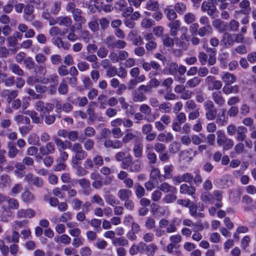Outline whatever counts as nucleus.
Returning <instances> with one entry per match:
<instances>
[{
	"label": "nucleus",
	"instance_id": "1",
	"mask_svg": "<svg viewBox=\"0 0 256 256\" xmlns=\"http://www.w3.org/2000/svg\"><path fill=\"white\" fill-rule=\"evenodd\" d=\"M216 134L217 144L220 146H222L223 150H230L234 146V141L228 138L223 131H218Z\"/></svg>",
	"mask_w": 256,
	"mask_h": 256
},
{
	"label": "nucleus",
	"instance_id": "2",
	"mask_svg": "<svg viewBox=\"0 0 256 256\" xmlns=\"http://www.w3.org/2000/svg\"><path fill=\"white\" fill-rule=\"evenodd\" d=\"M72 150L75 153L72 161L78 162L84 160L87 156L86 152L82 149V145L78 142L73 144Z\"/></svg>",
	"mask_w": 256,
	"mask_h": 256
},
{
	"label": "nucleus",
	"instance_id": "3",
	"mask_svg": "<svg viewBox=\"0 0 256 256\" xmlns=\"http://www.w3.org/2000/svg\"><path fill=\"white\" fill-rule=\"evenodd\" d=\"M116 159L118 162H122L123 166L124 168L129 167L132 160V157L130 154L126 152H119L116 154Z\"/></svg>",
	"mask_w": 256,
	"mask_h": 256
},
{
	"label": "nucleus",
	"instance_id": "4",
	"mask_svg": "<svg viewBox=\"0 0 256 256\" xmlns=\"http://www.w3.org/2000/svg\"><path fill=\"white\" fill-rule=\"evenodd\" d=\"M196 154V151L194 150L192 148L182 150L179 154L180 161L189 163Z\"/></svg>",
	"mask_w": 256,
	"mask_h": 256
},
{
	"label": "nucleus",
	"instance_id": "5",
	"mask_svg": "<svg viewBox=\"0 0 256 256\" xmlns=\"http://www.w3.org/2000/svg\"><path fill=\"white\" fill-rule=\"evenodd\" d=\"M212 96L214 104H215L218 107L222 108L225 104L226 100L220 91H214L212 92Z\"/></svg>",
	"mask_w": 256,
	"mask_h": 256
},
{
	"label": "nucleus",
	"instance_id": "6",
	"mask_svg": "<svg viewBox=\"0 0 256 256\" xmlns=\"http://www.w3.org/2000/svg\"><path fill=\"white\" fill-rule=\"evenodd\" d=\"M221 43L224 48H230L234 45V40L232 34L226 32L223 36Z\"/></svg>",
	"mask_w": 256,
	"mask_h": 256
},
{
	"label": "nucleus",
	"instance_id": "7",
	"mask_svg": "<svg viewBox=\"0 0 256 256\" xmlns=\"http://www.w3.org/2000/svg\"><path fill=\"white\" fill-rule=\"evenodd\" d=\"M34 7L32 5L28 4L24 6V19L28 22H32L34 19L33 14Z\"/></svg>",
	"mask_w": 256,
	"mask_h": 256
},
{
	"label": "nucleus",
	"instance_id": "8",
	"mask_svg": "<svg viewBox=\"0 0 256 256\" xmlns=\"http://www.w3.org/2000/svg\"><path fill=\"white\" fill-rule=\"evenodd\" d=\"M55 150L54 144L52 142H48L45 146H42L40 148V152L42 156H47L50 154H54Z\"/></svg>",
	"mask_w": 256,
	"mask_h": 256
},
{
	"label": "nucleus",
	"instance_id": "9",
	"mask_svg": "<svg viewBox=\"0 0 256 256\" xmlns=\"http://www.w3.org/2000/svg\"><path fill=\"white\" fill-rule=\"evenodd\" d=\"M201 10L202 12H206L209 16H212L216 10V8L215 6L211 5L209 2L204 1L202 3Z\"/></svg>",
	"mask_w": 256,
	"mask_h": 256
},
{
	"label": "nucleus",
	"instance_id": "10",
	"mask_svg": "<svg viewBox=\"0 0 256 256\" xmlns=\"http://www.w3.org/2000/svg\"><path fill=\"white\" fill-rule=\"evenodd\" d=\"M226 108H223L221 110V113L218 115L217 114L216 118V122L218 126H224L228 122V117L226 114Z\"/></svg>",
	"mask_w": 256,
	"mask_h": 256
},
{
	"label": "nucleus",
	"instance_id": "11",
	"mask_svg": "<svg viewBox=\"0 0 256 256\" xmlns=\"http://www.w3.org/2000/svg\"><path fill=\"white\" fill-rule=\"evenodd\" d=\"M104 144L106 148H113L118 149L122 147L123 144L121 140H112L107 139L104 141Z\"/></svg>",
	"mask_w": 256,
	"mask_h": 256
},
{
	"label": "nucleus",
	"instance_id": "12",
	"mask_svg": "<svg viewBox=\"0 0 256 256\" xmlns=\"http://www.w3.org/2000/svg\"><path fill=\"white\" fill-rule=\"evenodd\" d=\"M220 76L222 80L226 85L232 84L236 80V78L234 75L228 72H223Z\"/></svg>",
	"mask_w": 256,
	"mask_h": 256
},
{
	"label": "nucleus",
	"instance_id": "13",
	"mask_svg": "<svg viewBox=\"0 0 256 256\" xmlns=\"http://www.w3.org/2000/svg\"><path fill=\"white\" fill-rule=\"evenodd\" d=\"M1 95L6 97V102L10 104L18 96V91L15 90H6L2 92Z\"/></svg>",
	"mask_w": 256,
	"mask_h": 256
},
{
	"label": "nucleus",
	"instance_id": "14",
	"mask_svg": "<svg viewBox=\"0 0 256 256\" xmlns=\"http://www.w3.org/2000/svg\"><path fill=\"white\" fill-rule=\"evenodd\" d=\"M8 156L11 158H16L18 154H21L23 150H18L14 144L10 142L8 144Z\"/></svg>",
	"mask_w": 256,
	"mask_h": 256
},
{
	"label": "nucleus",
	"instance_id": "15",
	"mask_svg": "<svg viewBox=\"0 0 256 256\" xmlns=\"http://www.w3.org/2000/svg\"><path fill=\"white\" fill-rule=\"evenodd\" d=\"M170 28V34L172 36H176L180 29V22L179 20L172 21L168 24Z\"/></svg>",
	"mask_w": 256,
	"mask_h": 256
},
{
	"label": "nucleus",
	"instance_id": "16",
	"mask_svg": "<svg viewBox=\"0 0 256 256\" xmlns=\"http://www.w3.org/2000/svg\"><path fill=\"white\" fill-rule=\"evenodd\" d=\"M35 212L30 208L26 210L20 209L17 212V216L18 218H32L34 216Z\"/></svg>",
	"mask_w": 256,
	"mask_h": 256
},
{
	"label": "nucleus",
	"instance_id": "17",
	"mask_svg": "<svg viewBox=\"0 0 256 256\" xmlns=\"http://www.w3.org/2000/svg\"><path fill=\"white\" fill-rule=\"evenodd\" d=\"M132 100L135 102H141L146 100V96L138 89L132 92Z\"/></svg>",
	"mask_w": 256,
	"mask_h": 256
},
{
	"label": "nucleus",
	"instance_id": "18",
	"mask_svg": "<svg viewBox=\"0 0 256 256\" xmlns=\"http://www.w3.org/2000/svg\"><path fill=\"white\" fill-rule=\"evenodd\" d=\"M239 7L240 8L241 12L243 14H248L251 11L250 2L248 0H242L238 2Z\"/></svg>",
	"mask_w": 256,
	"mask_h": 256
},
{
	"label": "nucleus",
	"instance_id": "19",
	"mask_svg": "<svg viewBox=\"0 0 256 256\" xmlns=\"http://www.w3.org/2000/svg\"><path fill=\"white\" fill-rule=\"evenodd\" d=\"M10 216L11 214L10 210L5 206H3L0 211V220L3 222H8Z\"/></svg>",
	"mask_w": 256,
	"mask_h": 256
},
{
	"label": "nucleus",
	"instance_id": "20",
	"mask_svg": "<svg viewBox=\"0 0 256 256\" xmlns=\"http://www.w3.org/2000/svg\"><path fill=\"white\" fill-rule=\"evenodd\" d=\"M9 70L14 74L18 76H24V70L16 64L11 63L8 65Z\"/></svg>",
	"mask_w": 256,
	"mask_h": 256
},
{
	"label": "nucleus",
	"instance_id": "21",
	"mask_svg": "<svg viewBox=\"0 0 256 256\" xmlns=\"http://www.w3.org/2000/svg\"><path fill=\"white\" fill-rule=\"evenodd\" d=\"M213 28L212 26H203L199 28L198 35L200 37L208 36L212 33Z\"/></svg>",
	"mask_w": 256,
	"mask_h": 256
},
{
	"label": "nucleus",
	"instance_id": "22",
	"mask_svg": "<svg viewBox=\"0 0 256 256\" xmlns=\"http://www.w3.org/2000/svg\"><path fill=\"white\" fill-rule=\"evenodd\" d=\"M247 128L244 126H240L238 127L236 132V140L238 141L242 142L246 138V133L247 132Z\"/></svg>",
	"mask_w": 256,
	"mask_h": 256
},
{
	"label": "nucleus",
	"instance_id": "23",
	"mask_svg": "<svg viewBox=\"0 0 256 256\" xmlns=\"http://www.w3.org/2000/svg\"><path fill=\"white\" fill-rule=\"evenodd\" d=\"M136 138V135L132 132V130L126 129L125 130V135L123 136L122 142V144H127Z\"/></svg>",
	"mask_w": 256,
	"mask_h": 256
},
{
	"label": "nucleus",
	"instance_id": "24",
	"mask_svg": "<svg viewBox=\"0 0 256 256\" xmlns=\"http://www.w3.org/2000/svg\"><path fill=\"white\" fill-rule=\"evenodd\" d=\"M49 82L50 85L53 86H57L58 81V76L56 74H54L50 76L48 78H44L42 80V83L46 84Z\"/></svg>",
	"mask_w": 256,
	"mask_h": 256
},
{
	"label": "nucleus",
	"instance_id": "25",
	"mask_svg": "<svg viewBox=\"0 0 256 256\" xmlns=\"http://www.w3.org/2000/svg\"><path fill=\"white\" fill-rule=\"evenodd\" d=\"M132 151L134 156L140 158L142 156L143 145L141 143H136L134 146Z\"/></svg>",
	"mask_w": 256,
	"mask_h": 256
},
{
	"label": "nucleus",
	"instance_id": "26",
	"mask_svg": "<svg viewBox=\"0 0 256 256\" xmlns=\"http://www.w3.org/2000/svg\"><path fill=\"white\" fill-rule=\"evenodd\" d=\"M160 177H150V180L145 184L148 190H152L154 188L158 187V179Z\"/></svg>",
	"mask_w": 256,
	"mask_h": 256
},
{
	"label": "nucleus",
	"instance_id": "27",
	"mask_svg": "<svg viewBox=\"0 0 256 256\" xmlns=\"http://www.w3.org/2000/svg\"><path fill=\"white\" fill-rule=\"evenodd\" d=\"M231 84H225L222 88V92L226 94H229L231 93H238V86L237 85L232 86Z\"/></svg>",
	"mask_w": 256,
	"mask_h": 256
},
{
	"label": "nucleus",
	"instance_id": "28",
	"mask_svg": "<svg viewBox=\"0 0 256 256\" xmlns=\"http://www.w3.org/2000/svg\"><path fill=\"white\" fill-rule=\"evenodd\" d=\"M202 80L198 76H194L189 80L186 82V86L190 88H194L198 86Z\"/></svg>",
	"mask_w": 256,
	"mask_h": 256
},
{
	"label": "nucleus",
	"instance_id": "29",
	"mask_svg": "<svg viewBox=\"0 0 256 256\" xmlns=\"http://www.w3.org/2000/svg\"><path fill=\"white\" fill-rule=\"evenodd\" d=\"M218 110L216 108L205 110V117L208 120L212 121L216 118Z\"/></svg>",
	"mask_w": 256,
	"mask_h": 256
},
{
	"label": "nucleus",
	"instance_id": "30",
	"mask_svg": "<svg viewBox=\"0 0 256 256\" xmlns=\"http://www.w3.org/2000/svg\"><path fill=\"white\" fill-rule=\"evenodd\" d=\"M72 22V20L69 16L58 17V24L59 26H64L66 27H68L71 26Z\"/></svg>",
	"mask_w": 256,
	"mask_h": 256
},
{
	"label": "nucleus",
	"instance_id": "31",
	"mask_svg": "<svg viewBox=\"0 0 256 256\" xmlns=\"http://www.w3.org/2000/svg\"><path fill=\"white\" fill-rule=\"evenodd\" d=\"M132 194V192L131 190L126 189H121L118 194V198L122 200H126L129 199Z\"/></svg>",
	"mask_w": 256,
	"mask_h": 256
},
{
	"label": "nucleus",
	"instance_id": "32",
	"mask_svg": "<svg viewBox=\"0 0 256 256\" xmlns=\"http://www.w3.org/2000/svg\"><path fill=\"white\" fill-rule=\"evenodd\" d=\"M158 188L164 192H176V188L174 186H172L166 182L162 183L159 186H158Z\"/></svg>",
	"mask_w": 256,
	"mask_h": 256
},
{
	"label": "nucleus",
	"instance_id": "33",
	"mask_svg": "<svg viewBox=\"0 0 256 256\" xmlns=\"http://www.w3.org/2000/svg\"><path fill=\"white\" fill-rule=\"evenodd\" d=\"M224 178H219L216 179V182L218 186L220 188H224L230 186L231 182L228 181V179H226L227 177H222Z\"/></svg>",
	"mask_w": 256,
	"mask_h": 256
},
{
	"label": "nucleus",
	"instance_id": "34",
	"mask_svg": "<svg viewBox=\"0 0 256 256\" xmlns=\"http://www.w3.org/2000/svg\"><path fill=\"white\" fill-rule=\"evenodd\" d=\"M214 197V201L216 200V202L215 204L216 208H218L222 206V203L221 202V200H222V192L220 190H216L214 192V194H212Z\"/></svg>",
	"mask_w": 256,
	"mask_h": 256
},
{
	"label": "nucleus",
	"instance_id": "35",
	"mask_svg": "<svg viewBox=\"0 0 256 256\" xmlns=\"http://www.w3.org/2000/svg\"><path fill=\"white\" fill-rule=\"evenodd\" d=\"M201 200L205 203L212 204L214 202V197L213 195L208 192H204L202 194Z\"/></svg>",
	"mask_w": 256,
	"mask_h": 256
},
{
	"label": "nucleus",
	"instance_id": "36",
	"mask_svg": "<svg viewBox=\"0 0 256 256\" xmlns=\"http://www.w3.org/2000/svg\"><path fill=\"white\" fill-rule=\"evenodd\" d=\"M68 86L66 83V79L62 80L58 87V92L60 94H66L68 92Z\"/></svg>",
	"mask_w": 256,
	"mask_h": 256
},
{
	"label": "nucleus",
	"instance_id": "37",
	"mask_svg": "<svg viewBox=\"0 0 256 256\" xmlns=\"http://www.w3.org/2000/svg\"><path fill=\"white\" fill-rule=\"evenodd\" d=\"M146 8L148 10L156 11L159 8V4L157 1L150 0L146 2Z\"/></svg>",
	"mask_w": 256,
	"mask_h": 256
},
{
	"label": "nucleus",
	"instance_id": "38",
	"mask_svg": "<svg viewBox=\"0 0 256 256\" xmlns=\"http://www.w3.org/2000/svg\"><path fill=\"white\" fill-rule=\"evenodd\" d=\"M14 120L18 124H24L30 122V119L26 116L21 114L16 115L14 116Z\"/></svg>",
	"mask_w": 256,
	"mask_h": 256
},
{
	"label": "nucleus",
	"instance_id": "39",
	"mask_svg": "<svg viewBox=\"0 0 256 256\" xmlns=\"http://www.w3.org/2000/svg\"><path fill=\"white\" fill-rule=\"evenodd\" d=\"M202 226H195L194 228V232L192 236V238L193 240L198 242L202 240V235L198 232L199 230H202Z\"/></svg>",
	"mask_w": 256,
	"mask_h": 256
},
{
	"label": "nucleus",
	"instance_id": "40",
	"mask_svg": "<svg viewBox=\"0 0 256 256\" xmlns=\"http://www.w3.org/2000/svg\"><path fill=\"white\" fill-rule=\"evenodd\" d=\"M112 244L116 246H126L128 244V241L124 237L116 238L113 239Z\"/></svg>",
	"mask_w": 256,
	"mask_h": 256
},
{
	"label": "nucleus",
	"instance_id": "41",
	"mask_svg": "<svg viewBox=\"0 0 256 256\" xmlns=\"http://www.w3.org/2000/svg\"><path fill=\"white\" fill-rule=\"evenodd\" d=\"M186 6L185 4L180 2L174 6V10L179 14H183L186 10Z\"/></svg>",
	"mask_w": 256,
	"mask_h": 256
},
{
	"label": "nucleus",
	"instance_id": "42",
	"mask_svg": "<svg viewBox=\"0 0 256 256\" xmlns=\"http://www.w3.org/2000/svg\"><path fill=\"white\" fill-rule=\"evenodd\" d=\"M105 200L106 202L112 206H114L116 205L120 204L119 200L112 194L107 195L105 198Z\"/></svg>",
	"mask_w": 256,
	"mask_h": 256
},
{
	"label": "nucleus",
	"instance_id": "43",
	"mask_svg": "<svg viewBox=\"0 0 256 256\" xmlns=\"http://www.w3.org/2000/svg\"><path fill=\"white\" fill-rule=\"evenodd\" d=\"M32 120V122L36 124L42 123L43 118L42 116H38V114L35 111H30L28 112Z\"/></svg>",
	"mask_w": 256,
	"mask_h": 256
},
{
	"label": "nucleus",
	"instance_id": "44",
	"mask_svg": "<svg viewBox=\"0 0 256 256\" xmlns=\"http://www.w3.org/2000/svg\"><path fill=\"white\" fill-rule=\"evenodd\" d=\"M26 180L30 184H32L36 186H40L42 183V180L40 177H26Z\"/></svg>",
	"mask_w": 256,
	"mask_h": 256
},
{
	"label": "nucleus",
	"instance_id": "45",
	"mask_svg": "<svg viewBox=\"0 0 256 256\" xmlns=\"http://www.w3.org/2000/svg\"><path fill=\"white\" fill-rule=\"evenodd\" d=\"M6 201L7 202L8 204L9 208L17 210L19 207V203L16 199L8 197L6 198Z\"/></svg>",
	"mask_w": 256,
	"mask_h": 256
},
{
	"label": "nucleus",
	"instance_id": "46",
	"mask_svg": "<svg viewBox=\"0 0 256 256\" xmlns=\"http://www.w3.org/2000/svg\"><path fill=\"white\" fill-rule=\"evenodd\" d=\"M176 193V192H170V194H166L163 198L162 200L166 204L174 202L177 198Z\"/></svg>",
	"mask_w": 256,
	"mask_h": 256
},
{
	"label": "nucleus",
	"instance_id": "47",
	"mask_svg": "<svg viewBox=\"0 0 256 256\" xmlns=\"http://www.w3.org/2000/svg\"><path fill=\"white\" fill-rule=\"evenodd\" d=\"M228 28L232 32H237L240 28V23L236 20H231L228 23Z\"/></svg>",
	"mask_w": 256,
	"mask_h": 256
},
{
	"label": "nucleus",
	"instance_id": "48",
	"mask_svg": "<svg viewBox=\"0 0 256 256\" xmlns=\"http://www.w3.org/2000/svg\"><path fill=\"white\" fill-rule=\"evenodd\" d=\"M197 106L193 100H188L184 104V108L186 112H190L196 109Z\"/></svg>",
	"mask_w": 256,
	"mask_h": 256
},
{
	"label": "nucleus",
	"instance_id": "49",
	"mask_svg": "<svg viewBox=\"0 0 256 256\" xmlns=\"http://www.w3.org/2000/svg\"><path fill=\"white\" fill-rule=\"evenodd\" d=\"M24 124V126H22L19 128V130L22 136H25L30 131L32 128V126L30 125V122Z\"/></svg>",
	"mask_w": 256,
	"mask_h": 256
},
{
	"label": "nucleus",
	"instance_id": "50",
	"mask_svg": "<svg viewBox=\"0 0 256 256\" xmlns=\"http://www.w3.org/2000/svg\"><path fill=\"white\" fill-rule=\"evenodd\" d=\"M53 140L60 152L66 150L65 141H63L56 137H54Z\"/></svg>",
	"mask_w": 256,
	"mask_h": 256
},
{
	"label": "nucleus",
	"instance_id": "51",
	"mask_svg": "<svg viewBox=\"0 0 256 256\" xmlns=\"http://www.w3.org/2000/svg\"><path fill=\"white\" fill-rule=\"evenodd\" d=\"M26 67L28 70H32L35 68L36 64L31 57H27L24 60Z\"/></svg>",
	"mask_w": 256,
	"mask_h": 256
},
{
	"label": "nucleus",
	"instance_id": "52",
	"mask_svg": "<svg viewBox=\"0 0 256 256\" xmlns=\"http://www.w3.org/2000/svg\"><path fill=\"white\" fill-rule=\"evenodd\" d=\"M73 168L76 170V174L78 175H86V171L82 167L78 165V162L72 161Z\"/></svg>",
	"mask_w": 256,
	"mask_h": 256
},
{
	"label": "nucleus",
	"instance_id": "53",
	"mask_svg": "<svg viewBox=\"0 0 256 256\" xmlns=\"http://www.w3.org/2000/svg\"><path fill=\"white\" fill-rule=\"evenodd\" d=\"M184 20L186 24H190L196 20V16L192 12H188L184 16Z\"/></svg>",
	"mask_w": 256,
	"mask_h": 256
},
{
	"label": "nucleus",
	"instance_id": "54",
	"mask_svg": "<svg viewBox=\"0 0 256 256\" xmlns=\"http://www.w3.org/2000/svg\"><path fill=\"white\" fill-rule=\"evenodd\" d=\"M156 250V246L154 244L146 245V252L148 256H152Z\"/></svg>",
	"mask_w": 256,
	"mask_h": 256
},
{
	"label": "nucleus",
	"instance_id": "55",
	"mask_svg": "<svg viewBox=\"0 0 256 256\" xmlns=\"http://www.w3.org/2000/svg\"><path fill=\"white\" fill-rule=\"evenodd\" d=\"M162 42L164 45L166 47L172 48L174 45L173 39L170 38L168 35L164 36Z\"/></svg>",
	"mask_w": 256,
	"mask_h": 256
},
{
	"label": "nucleus",
	"instance_id": "56",
	"mask_svg": "<svg viewBox=\"0 0 256 256\" xmlns=\"http://www.w3.org/2000/svg\"><path fill=\"white\" fill-rule=\"evenodd\" d=\"M165 12L166 13L167 18L172 21L175 20H174L177 18V14L175 10L166 9Z\"/></svg>",
	"mask_w": 256,
	"mask_h": 256
},
{
	"label": "nucleus",
	"instance_id": "57",
	"mask_svg": "<svg viewBox=\"0 0 256 256\" xmlns=\"http://www.w3.org/2000/svg\"><path fill=\"white\" fill-rule=\"evenodd\" d=\"M200 116V108H198L190 112L188 114V118L190 120H193L197 119Z\"/></svg>",
	"mask_w": 256,
	"mask_h": 256
},
{
	"label": "nucleus",
	"instance_id": "58",
	"mask_svg": "<svg viewBox=\"0 0 256 256\" xmlns=\"http://www.w3.org/2000/svg\"><path fill=\"white\" fill-rule=\"evenodd\" d=\"M3 83L6 87H11L14 86L15 84V78L14 76H9L6 77Z\"/></svg>",
	"mask_w": 256,
	"mask_h": 256
},
{
	"label": "nucleus",
	"instance_id": "59",
	"mask_svg": "<svg viewBox=\"0 0 256 256\" xmlns=\"http://www.w3.org/2000/svg\"><path fill=\"white\" fill-rule=\"evenodd\" d=\"M146 157L148 160V163L150 164H154L156 162L157 157L154 152H148L146 154Z\"/></svg>",
	"mask_w": 256,
	"mask_h": 256
},
{
	"label": "nucleus",
	"instance_id": "60",
	"mask_svg": "<svg viewBox=\"0 0 256 256\" xmlns=\"http://www.w3.org/2000/svg\"><path fill=\"white\" fill-rule=\"evenodd\" d=\"M116 40L114 36H108L105 40V43L106 44L108 48H115V44Z\"/></svg>",
	"mask_w": 256,
	"mask_h": 256
},
{
	"label": "nucleus",
	"instance_id": "61",
	"mask_svg": "<svg viewBox=\"0 0 256 256\" xmlns=\"http://www.w3.org/2000/svg\"><path fill=\"white\" fill-rule=\"evenodd\" d=\"M238 111L239 110L238 106H230L227 111V114L230 118H234L238 115Z\"/></svg>",
	"mask_w": 256,
	"mask_h": 256
},
{
	"label": "nucleus",
	"instance_id": "62",
	"mask_svg": "<svg viewBox=\"0 0 256 256\" xmlns=\"http://www.w3.org/2000/svg\"><path fill=\"white\" fill-rule=\"evenodd\" d=\"M154 24H155L154 20L147 18L143 19L141 22L142 26L145 28H150Z\"/></svg>",
	"mask_w": 256,
	"mask_h": 256
},
{
	"label": "nucleus",
	"instance_id": "63",
	"mask_svg": "<svg viewBox=\"0 0 256 256\" xmlns=\"http://www.w3.org/2000/svg\"><path fill=\"white\" fill-rule=\"evenodd\" d=\"M58 73L60 76H66L69 74L68 70L66 65H60L57 70Z\"/></svg>",
	"mask_w": 256,
	"mask_h": 256
},
{
	"label": "nucleus",
	"instance_id": "64",
	"mask_svg": "<svg viewBox=\"0 0 256 256\" xmlns=\"http://www.w3.org/2000/svg\"><path fill=\"white\" fill-rule=\"evenodd\" d=\"M111 133L114 138H121L124 134L121 129L118 127L112 128L111 130Z\"/></svg>",
	"mask_w": 256,
	"mask_h": 256
}]
</instances>
